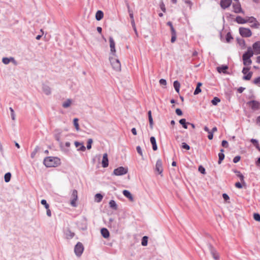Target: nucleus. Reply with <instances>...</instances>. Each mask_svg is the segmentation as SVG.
Instances as JSON below:
<instances>
[{
    "mask_svg": "<svg viewBox=\"0 0 260 260\" xmlns=\"http://www.w3.org/2000/svg\"><path fill=\"white\" fill-rule=\"evenodd\" d=\"M173 85L175 90L178 93L179 92L180 86L179 82L178 81H175L174 82Z\"/></svg>",
    "mask_w": 260,
    "mask_h": 260,
    "instance_id": "nucleus-28",
    "label": "nucleus"
},
{
    "mask_svg": "<svg viewBox=\"0 0 260 260\" xmlns=\"http://www.w3.org/2000/svg\"><path fill=\"white\" fill-rule=\"evenodd\" d=\"M75 145L77 148L78 150L84 151L86 149L85 147L84 146L83 143H80L77 141L75 142Z\"/></svg>",
    "mask_w": 260,
    "mask_h": 260,
    "instance_id": "nucleus-17",
    "label": "nucleus"
},
{
    "mask_svg": "<svg viewBox=\"0 0 260 260\" xmlns=\"http://www.w3.org/2000/svg\"><path fill=\"white\" fill-rule=\"evenodd\" d=\"M155 170L158 174H160L163 171V168L162 166V161L160 159L157 160L155 165Z\"/></svg>",
    "mask_w": 260,
    "mask_h": 260,
    "instance_id": "nucleus-13",
    "label": "nucleus"
},
{
    "mask_svg": "<svg viewBox=\"0 0 260 260\" xmlns=\"http://www.w3.org/2000/svg\"><path fill=\"white\" fill-rule=\"evenodd\" d=\"M110 207L115 210L117 209V205L113 200H111L109 202Z\"/></svg>",
    "mask_w": 260,
    "mask_h": 260,
    "instance_id": "nucleus-35",
    "label": "nucleus"
},
{
    "mask_svg": "<svg viewBox=\"0 0 260 260\" xmlns=\"http://www.w3.org/2000/svg\"><path fill=\"white\" fill-rule=\"evenodd\" d=\"M66 235L68 238H72L74 236L75 234L70 230H68L66 232Z\"/></svg>",
    "mask_w": 260,
    "mask_h": 260,
    "instance_id": "nucleus-31",
    "label": "nucleus"
},
{
    "mask_svg": "<svg viewBox=\"0 0 260 260\" xmlns=\"http://www.w3.org/2000/svg\"><path fill=\"white\" fill-rule=\"evenodd\" d=\"M132 133H133V134L134 135H137V131H136V129L135 128H133L132 129Z\"/></svg>",
    "mask_w": 260,
    "mask_h": 260,
    "instance_id": "nucleus-64",
    "label": "nucleus"
},
{
    "mask_svg": "<svg viewBox=\"0 0 260 260\" xmlns=\"http://www.w3.org/2000/svg\"><path fill=\"white\" fill-rule=\"evenodd\" d=\"M170 29L171 31V35H176V32L174 27H171Z\"/></svg>",
    "mask_w": 260,
    "mask_h": 260,
    "instance_id": "nucleus-61",
    "label": "nucleus"
},
{
    "mask_svg": "<svg viewBox=\"0 0 260 260\" xmlns=\"http://www.w3.org/2000/svg\"><path fill=\"white\" fill-rule=\"evenodd\" d=\"M9 109L11 111V118L13 120H15V115L14 113V111L11 107H10Z\"/></svg>",
    "mask_w": 260,
    "mask_h": 260,
    "instance_id": "nucleus-44",
    "label": "nucleus"
},
{
    "mask_svg": "<svg viewBox=\"0 0 260 260\" xmlns=\"http://www.w3.org/2000/svg\"><path fill=\"white\" fill-rule=\"evenodd\" d=\"M150 142L152 145L153 150L156 151L157 149V147L156 145V140L154 137H151L150 138Z\"/></svg>",
    "mask_w": 260,
    "mask_h": 260,
    "instance_id": "nucleus-20",
    "label": "nucleus"
},
{
    "mask_svg": "<svg viewBox=\"0 0 260 260\" xmlns=\"http://www.w3.org/2000/svg\"><path fill=\"white\" fill-rule=\"evenodd\" d=\"M47 210V215L50 217L51 216V210L49 209V208L48 209H46Z\"/></svg>",
    "mask_w": 260,
    "mask_h": 260,
    "instance_id": "nucleus-62",
    "label": "nucleus"
},
{
    "mask_svg": "<svg viewBox=\"0 0 260 260\" xmlns=\"http://www.w3.org/2000/svg\"><path fill=\"white\" fill-rule=\"evenodd\" d=\"M123 195L128 198L130 201L133 202L134 201V198L132 196V194L131 193V192L127 190H124L123 191Z\"/></svg>",
    "mask_w": 260,
    "mask_h": 260,
    "instance_id": "nucleus-18",
    "label": "nucleus"
},
{
    "mask_svg": "<svg viewBox=\"0 0 260 260\" xmlns=\"http://www.w3.org/2000/svg\"><path fill=\"white\" fill-rule=\"evenodd\" d=\"M176 35H172L171 38V42L174 43L176 41Z\"/></svg>",
    "mask_w": 260,
    "mask_h": 260,
    "instance_id": "nucleus-58",
    "label": "nucleus"
},
{
    "mask_svg": "<svg viewBox=\"0 0 260 260\" xmlns=\"http://www.w3.org/2000/svg\"><path fill=\"white\" fill-rule=\"evenodd\" d=\"M247 104L252 109V110L255 111L260 109V103L256 101H251L249 102Z\"/></svg>",
    "mask_w": 260,
    "mask_h": 260,
    "instance_id": "nucleus-9",
    "label": "nucleus"
},
{
    "mask_svg": "<svg viewBox=\"0 0 260 260\" xmlns=\"http://www.w3.org/2000/svg\"><path fill=\"white\" fill-rule=\"evenodd\" d=\"M103 199V196L100 193H96L95 196V199L98 203L100 202Z\"/></svg>",
    "mask_w": 260,
    "mask_h": 260,
    "instance_id": "nucleus-33",
    "label": "nucleus"
},
{
    "mask_svg": "<svg viewBox=\"0 0 260 260\" xmlns=\"http://www.w3.org/2000/svg\"><path fill=\"white\" fill-rule=\"evenodd\" d=\"M148 119H149V124H150V126L152 127L153 125V119H152V117L151 115V111H148Z\"/></svg>",
    "mask_w": 260,
    "mask_h": 260,
    "instance_id": "nucleus-30",
    "label": "nucleus"
},
{
    "mask_svg": "<svg viewBox=\"0 0 260 260\" xmlns=\"http://www.w3.org/2000/svg\"><path fill=\"white\" fill-rule=\"evenodd\" d=\"M239 33L240 35L243 37H250L252 35V32L249 28L245 27H240Z\"/></svg>",
    "mask_w": 260,
    "mask_h": 260,
    "instance_id": "nucleus-3",
    "label": "nucleus"
},
{
    "mask_svg": "<svg viewBox=\"0 0 260 260\" xmlns=\"http://www.w3.org/2000/svg\"><path fill=\"white\" fill-rule=\"evenodd\" d=\"M256 122L257 124L260 126V116L257 117Z\"/></svg>",
    "mask_w": 260,
    "mask_h": 260,
    "instance_id": "nucleus-63",
    "label": "nucleus"
},
{
    "mask_svg": "<svg viewBox=\"0 0 260 260\" xmlns=\"http://www.w3.org/2000/svg\"><path fill=\"white\" fill-rule=\"evenodd\" d=\"M109 43L111 52L113 55H115L116 53L115 43L112 37L109 38Z\"/></svg>",
    "mask_w": 260,
    "mask_h": 260,
    "instance_id": "nucleus-12",
    "label": "nucleus"
},
{
    "mask_svg": "<svg viewBox=\"0 0 260 260\" xmlns=\"http://www.w3.org/2000/svg\"><path fill=\"white\" fill-rule=\"evenodd\" d=\"M222 197L225 201H227V200H229V199H230L228 195L226 193H223L222 194Z\"/></svg>",
    "mask_w": 260,
    "mask_h": 260,
    "instance_id": "nucleus-57",
    "label": "nucleus"
},
{
    "mask_svg": "<svg viewBox=\"0 0 260 260\" xmlns=\"http://www.w3.org/2000/svg\"><path fill=\"white\" fill-rule=\"evenodd\" d=\"M232 3V0H221L220 6L222 8L225 9L228 8Z\"/></svg>",
    "mask_w": 260,
    "mask_h": 260,
    "instance_id": "nucleus-14",
    "label": "nucleus"
},
{
    "mask_svg": "<svg viewBox=\"0 0 260 260\" xmlns=\"http://www.w3.org/2000/svg\"><path fill=\"white\" fill-rule=\"evenodd\" d=\"M201 92V89L199 87H197L195 91H194V94L196 95Z\"/></svg>",
    "mask_w": 260,
    "mask_h": 260,
    "instance_id": "nucleus-50",
    "label": "nucleus"
},
{
    "mask_svg": "<svg viewBox=\"0 0 260 260\" xmlns=\"http://www.w3.org/2000/svg\"><path fill=\"white\" fill-rule=\"evenodd\" d=\"M233 37H232V35H231V34L230 32H228L227 34H226V42L228 43H229L231 40L232 39H233Z\"/></svg>",
    "mask_w": 260,
    "mask_h": 260,
    "instance_id": "nucleus-41",
    "label": "nucleus"
},
{
    "mask_svg": "<svg viewBox=\"0 0 260 260\" xmlns=\"http://www.w3.org/2000/svg\"><path fill=\"white\" fill-rule=\"evenodd\" d=\"M103 17L104 13L102 11L99 10L96 12L95 14V18L97 20H101L103 18Z\"/></svg>",
    "mask_w": 260,
    "mask_h": 260,
    "instance_id": "nucleus-21",
    "label": "nucleus"
},
{
    "mask_svg": "<svg viewBox=\"0 0 260 260\" xmlns=\"http://www.w3.org/2000/svg\"><path fill=\"white\" fill-rule=\"evenodd\" d=\"M211 252L213 258L215 259H218L219 258V255L216 251V250L213 248L211 247Z\"/></svg>",
    "mask_w": 260,
    "mask_h": 260,
    "instance_id": "nucleus-25",
    "label": "nucleus"
},
{
    "mask_svg": "<svg viewBox=\"0 0 260 260\" xmlns=\"http://www.w3.org/2000/svg\"><path fill=\"white\" fill-rule=\"evenodd\" d=\"M220 102V100L217 97H214L212 100L211 103L214 105H216L218 103Z\"/></svg>",
    "mask_w": 260,
    "mask_h": 260,
    "instance_id": "nucleus-38",
    "label": "nucleus"
},
{
    "mask_svg": "<svg viewBox=\"0 0 260 260\" xmlns=\"http://www.w3.org/2000/svg\"><path fill=\"white\" fill-rule=\"evenodd\" d=\"M246 23H253L251 26L254 27H257L259 25L258 23L256 21V19L253 17H249L246 18Z\"/></svg>",
    "mask_w": 260,
    "mask_h": 260,
    "instance_id": "nucleus-11",
    "label": "nucleus"
},
{
    "mask_svg": "<svg viewBox=\"0 0 260 260\" xmlns=\"http://www.w3.org/2000/svg\"><path fill=\"white\" fill-rule=\"evenodd\" d=\"M101 233L102 235L105 238H108L109 236V232L108 230L106 228H103L101 229Z\"/></svg>",
    "mask_w": 260,
    "mask_h": 260,
    "instance_id": "nucleus-19",
    "label": "nucleus"
},
{
    "mask_svg": "<svg viewBox=\"0 0 260 260\" xmlns=\"http://www.w3.org/2000/svg\"><path fill=\"white\" fill-rule=\"evenodd\" d=\"M199 171L203 174L206 173L205 168L201 166L199 167Z\"/></svg>",
    "mask_w": 260,
    "mask_h": 260,
    "instance_id": "nucleus-46",
    "label": "nucleus"
},
{
    "mask_svg": "<svg viewBox=\"0 0 260 260\" xmlns=\"http://www.w3.org/2000/svg\"><path fill=\"white\" fill-rule=\"evenodd\" d=\"M179 123L182 125L183 128H184L185 129L187 128V125L188 124V122H186L185 119L183 118V119H180L179 120Z\"/></svg>",
    "mask_w": 260,
    "mask_h": 260,
    "instance_id": "nucleus-29",
    "label": "nucleus"
},
{
    "mask_svg": "<svg viewBox=\"0 0 260 260\" xmlns=\"http://www.w3.org/2000/svg\"><path fill=\"white\" fill-rule=\"evenodd\" d=\"M253 55V52L250 48L248 49L247 51L243 55V64L245 66H250L252 61L250 59L251 57H252Z\"/></svg>",
    "mask_w": 260,
    "mask_h": 260,
    "instance_id": "nucleus-2",
    "label": "nucleus"
},
{
    "mask_svg": "<svg viewBox=\"0 0 260 260\" xmlns=\"http://www.w3.org/2000/svg\"><path fill=\"white\" fill-rule=\"evenodd\" d=\"M159 83L161 85H166L167 84V81L166 80L164 79H161L160 80H159Z\"/></svg>",
    "mask_w": 260,
    "mask_h": 260,
    "instance_id": "nucleus-54",
    "label": "nucleus"
},
{
    "mask_svg": "<svg viewBox=\"0 0 260 260\" xmlns=\"http://www.w3.org/2000/svg\"><path fill=\"white\" fill-rule=\"evenodd\" d=\"M222 146L224 147L227 148L228 147V143L225 140H223L222 141Z\"/></svg>",
    "mask_w": 260,
    "mask_h": 260,
    "instance_id": "nucleus-53",
    "label": "nucleus"
},
{
    "mask_svg": "<svg viewBox=\"0 0 260 260\" xmlns=\"http://www.w3.org/2000/svg\"><path fill=\"white\" fill-rule=\"evenodd\" d=\"M253 82L255 84H258L260 82V77L255 78Z\"/></svg>",
    "mask_w": 260,
    "mask_h": 260,
    "instance_id": "nucleus-55",
    "label": "nucleus"
},
{
    "mask_svg": "<svg viewBox=\"0 0 260 260\" xmlns=\"http://www.w3.org/2000/svg\"><path fill=\"white\" fill-rule=\"evenodd\" d=\"M253 49L254 50L255 54H260V42H256L253 44Z\"/></svg>",
    "mask_w": 260,
    "mask_h": 260,
    "instance_id": "nucleus-16",
    "label": "nucleus"
},
{
    "mask_svg": "<svg viewBox=\"0 0 260 260\" xmlns=\"http://www.w3.org/2000/svg\"><path fill=\"white\" fill-rule=\"evenodd\" d=\"M228 67L227 66H222L221 67H219L217 68V71L219 73H225L226 71L228 70Z\"/></svg>",
    "mask_w": 260,
    "mask_h": 260,
    "instance_id": "nucleus-23",
    "label": "nucleus"
},
{
    "mask_svg": "<svg viewBox=\"0 0 260 260\" xmlns=\"http://www.w3.org/2000/svg\"><path fill=\"white\" fill-rule=\"evenodd\" d=\"M78 199V192L76 189H74L72 191L71 199V205L73 207H76V201Z\"/></svg>",
    "mask_w": 260,
    "mask_h": 260,
    "instance_id": "nucleus-7",
    "label": "nucleus"
},
{
    "mask_svg": "<svg viewBox=\"0 0 260 260\" xmlns=\"http://www.w3.org/2000/svg\"><path fill=\"white\" fill-rule=\"evenodd\" d=\"M41 203L42 205H44L46 209H48L49 208V204L47 203L45 200H42Z\"/></svg>",
    "mask_w": 260,
    "mask_h": 260,
    "instance_id": "nucleus-42",
    "label": "nucleus"
},
{
    "mask_svg": "<svg viewBox=\"0 0 260 260\" xmlns=\"http://www.w3.org/2000/svg\"><path fill=\"white\" fill-rule=\"evenodd\" d=\"M234 172L236 173V175L240 178L241 182L244 183V176L240 173V172L235 170V171H234Z\"/></svg>",
    "mask_w": 260,
    "mask_h": 260,
    "instance_id": "nucleus-26",
    "label": "nucleus"
},
{
    "mask_svg": "<svg viewBox=\"0 0 260 260\" xmlns=\"http://www.w3.org/2000/svg\"><path fill=\"white\" fill-rule=\"evenodd\" d=\"M93 142V141L91 139H89L88 140L87 144V148L89 150L91 148V144Z\"/></svg>",
    "mask_w": 260,
    "mask_h": 260,
    "instance_id": "nucleus-40",
    "label": "nucleus"
},
{
    "mask_svg": "<svg viewBox=\"0 0 260 260\" xmlns=\"http://www.w3.org/2000/svg\"><path fill=\"white\" fill-rule=\"evenodd\" d=\"M233 11L236 13H243L244 11L242 10L240 3L239 2L233 3Z\"/></svg>",
    "mask_w": 260,
    "mask_h": 260,
    "instance_id": "nucleus-10",
    "label": "nucleus"
},
{
    "mask_svg": "<svg viewBox=\"0 0 260 260\" xmlns=\"http://www.w3.org/2000/svg\"><path fill=\"white\" fill-rule=\"evenodd\" d=\"M240 158H241V157L240 156H235L234 159H233V162L234 163H237L238 162V161H240Z\"/></svg>",
    "mask_w": 260,
    "mask_h": 260,
    "instance_id": "nucleus-48",
    "label": "nucleus"
},
{
    "mask_svg": "<svg viewBox=\"0 0 260 260\" xmlns=\"http://www.w3.org/2000/svg\"><path fill=\"white\" fill-rule=\"evenodd\" d=\"M44 91L46 94H49L50 93L51 91L49 88L47 87L44 89Z\"/></svg>",
    "mask_w": 260,
    "mask_h": 260,
    "instance_id": "nucleus-56",
    "label": "nucleus"
},
{
    "mask_svg": "<svg viewBox=\"0 0 260 260\" xmlns=\"http://www.w3.org/2000/svg\"><path fill=\"white\" fill-rule=\"evenodd\" d=\"M11 177V174L10 173H7L5 175V181L6 182H8L10 181Z\"/></svg>",
    "mask_w": 260,
    "mask_h": 260,
    "instance_id": "nucleus-37",
    "label": "nucleus"
},
{
    "mask_svg": "<svg viewBox=\"0 0 260 260\" xmlns=\"http://www.w3.org/2000/svg\"><path fill=\"white\" fill-rule=\"evenodd\" d=\"M136 149H137V151L138 152V153L141 155V156H143V153H142V151L141 150V148L140 146H137V148H136Z\"/></svg>",
    "mask_w": 260,
    "mask_h": 260,
    "instance_id": "nucleus-49",
    "label": "nucleus"
},
{
    "mask_svg": "<svg viewBox=\"0 0 260 260\" xmlns=\"http://www.w3.org/2000/svg\"><path fill=\"white\" fill-rule=\"evenodd\" d=\"M176 113L179 116H181L182 115V111L179 108L176 109Z\"/></svg>",
    "mask_w": 260,
    "mask_h": 260,
    "instance_id": "nucleus-51",
    "label": "nucleus"
},
{
    "mask_svg": "<svg viewBox=\"0 0 260 260\" xmlns=\"http://www.w3.org/2000/svg\"><path fill=\"white\" fill-rule=\"evenodd\" d=\"M84 250V247L82 244L80 242H78L75 247L74 251L76 254L79 256H80Z\"/></svg>",
    "mask_w": 260,
    "mask_h": 260,
    "instance_id": "nucleus-8",
    "label": "nucleus"
},
{
    "mask_svg": "<svg viewBox=\"0 0 260 260\" xmlns=\"http://www.w3.org/2000/svg\"><path fill=\"white\" fill-rule=\"evenodd\" d=\"M250 142L253 144V145L256 147V148L260 151V146L259 145L258 142L257 140L254 139H251Z\"/></svg>",
    "mask_w": 260,
    "mask_h": 260,
    "instance_id": "nucleus-24",
    "label": "nucleus"
},
{
    "mask_svg": "<svg viewBox=\"0 0 260 260\" xmlns=\"http://www.w3.org/2000/svg\"><path fill=\"white\" fill-rule=\"evenodd\" d=\"M250 69L248 67H244L242 70V73L244 75L243 79L245 80H249L252 77V73L249 72Z\"/></svg>",
    "mask_w": 260,
    "mask_h": 260,
    "instance_id": "nucleus-5",
    "label": "nucleus"
},
{
    "mask_svg": "<svg viewBox=\"0 0 260 260\" xmlns=\"http://www.w3.org/2000/svg\"><path fill=\"white\" fill-rule=\"evenodd\" d=\"M148 243V237L147 236H144L142 239L141 244L143 246H146Z\"/></svg>",
    "mask_w": 260,
    "mask_h": 260,
    "instance_id": "nucleus-36",
    "label": "nucleus"
},
{
    "mask_svg": "<svg viewBox=\"0 0 260 260\" xmlns=\"http://www.w3.org/2000/svg\"><path fill=\"white\" fill-rule=\"evenodd\" d=\"M221 152H220L218 154V157H219V160H218V164H221V161L223 160V159L224 158V155L223 153L224 150L223 149L220 150Z\"/></svg>",
    "mask_w": 260,
    "mask_h": 260,
    "instance_id": "nucleus-27",
    "label": "nucleus"
},
{
    "mask_svg": "<svg viewBox=\"0 0 260 260\" xmlns=\"http://www.w3.org/2000/svg\"><path fill=\"white\" fill-rule=\"evenodd\" d=\"M37 153V149L34 150L32 152V153H31V154H30V156H31V157L32 158H35V157L36 156V155Z\"/></svg>",
    "mask_w": 260,
    "mask_h": 260,
    "instance_id": "nucleus-52",
    "label": "nucleus"
},
{
    "mask_svg": "<svg viewBox=\"0 0 260 260\" xmlns=\"http://www.w3.org/2000/svg\"><path fill=\"white\" fill-rule=\"evenodd\" d=\"M209 135L208 136V138L209 140H212L213 138V133L210 132L209 133H208Z\"/></svg>",
    "mask_w": 260,
    "mask_h": 260,
    "instance_id": "nucleus-59",
    "label": "nucleus"
},
{
    "mask_svg": "<svg viewBox=\"0 0 260 260\" xmlns=\"http://www.w3.org/2000/svg\"><path fill=\"white\" fill-rule=\"evenodd\" d=\"M60 163V160L57 157L48 156L44 159V164L47 167H56Z\"/></svg>",
    "mask_w": 260,
    "mask_h": 260,
    "instance_id": "nucleus-1",
    "label": "nucleus"
},
{
    "mask_svg": "<svg viewBox=\"0 0 260 260\" xmlns=\"http://www.w3.org/2000/svg\"><path fill=\"white\" fill-rule=\"evenodd\" d=\"M74 125L77 131L79 130V125L78 123V119L77 118H75L73 120Z\"/></svg>",
    "mask_w": 260,
    "mask_h": 260,
    "instance_id": "nucleus-32",
    "label": "nucleus"
},
{
    "mask_svg": "<svg viewBox=\"0 0 260 260\" xmlns=\"http://www.w3.org/2000/svg\"><path fill=\"white\" fill-rule=\"evenodd\" d=\"M182 148L185 149L186 150L190 149V146L185 143H182Z\"/></svg>",
    "mask_w": 260,
    "mask_h": 260,
    "instance_id": "nucleus-45",
    "label": "nucleus"
},
{
    "mask_svg": "<svg viewBox=\"0 0 260 260\" xmlns=\"http://www.w3.org/2000/svg\"><path fill=\"white\" fill-rule=\"evenodd\" d=\"M110 61L113 68L116 71H120L121 64L119 60L115 58L112 57L110 59Z\"/></svg>",
    "mask_w": 260,
    "mask_h": 260,
    "instance_id": "nucleus-4",
    "label": "nucleus"
},
{
    "mask_svg": "<svg viewBox=\"0 0 260 260\" xmlns=\"http://www.w3.org/2000/svg\"><path fill=\"white\" fill-rule=\"evenodd\" d=\"M11 60H14V59L13 58H8L7 57H4L3 58V62L4 64H7L10 62Z\"/></svg>",
    "mask_w": 260,
    "mask_h": 260,
    "instance_id": "nucleus-39",
    "label": "nucleus"
},
{
    "mask_svg": "<svg viewBox=\"0 0 260 260\" xmlns=\"http://www.w3.org/2000/svg\"><path fill=\"white\" fill-rule=\"evenodd\" d=\"M235 186L238 188H241L242 187V186L240 182H236L235 183Z\"/></svg>",
    "mask_w": 260,
    "mask_h": 260,
    "instance_id": "nucleus-60",
    "label": "nucleus"
},
{
    "mask_svg": "<svg viewBox=\"0 0 260 260\" xmlns=\"http://www.w3.org/2000/svg\"><path fill=\"white\" fill-rule=\"evenodd\" d=\"M160 8L161 9V10L164 12H166V7H165V5L164 4V3L163 2H161L160 4Z\"/></svg>",
    "mask_w": 260,
    "mask_h": 260,
    "instance_id": "nucleus-47",
    "label": "nucleus"
},
{
    "mask_svg": "<svg viewBox=\"0 0 260 260\" xmlns=\"http://www.w3.org/2000/svg\"><path fill=\"white\" fill-rule=\"evenodd\" d=\"M236 21L239 24H244L246 23V18H243L239 16L236 18Z\"/></svg>",
    "mask_w": 260,
    "mask_h": 260,
    "instance_id": "nucleus-22",
    "label": "nucleus"
},
{
    "mask_svg": "<svg viewBox=\"0 0 260 260\" xmlns=\"http://www.w3.org/2000/svg\"><path fill=\"white\" fill-rule=\"evenodd\" d=\"M127 173V169L123 167H120L114 169L113 174L116 176L123 175Z\"/></svg>",
    "mask_w": 260,
    "mask_h": 260,
    "instance_id": "nucleus-6",
    "label": "nucleus"
},
{
    "mask_svg": "<svg viewBox=\"0 0 260 260\" xmlns=\"http://www.w3.org/2000/svg\"><path fill=\"white\" fill-rule=\"evenodd\" d=\"M102 164V167L104 168H106L108 166L109 160H108V158L107 153H104L103 154Z\"/></svg>",
    "mask_w": 260,
    "mask_h": 260,
    "instance_id": "nucleus-15",
    "label": "nucleus"
},
{
    "mask_svg": "<svg viewBox=\"0 0 260 260\" xmlns=\"http://www.w3.org/2000/svg\"><path fill=\"white\" fill-rule=\"evenodd\" d=\"M253 218L257 221H260V215L258 213H254Z\"/></svg>",
    "mask_w": 260,
    "mask_h": 260,
    "instance_id": "nucleus-43",
    "label": "nucleus"
},
{
    "mask_svg": "<svg viewBox=\"0 0 260 260\" xmlns=\"http://www.w3.org/2000/svg\"><path fill=\"white\" fill-rule=\"evenodd\" d=\"M71 101L69 99H68V100H67L66 102H64L63 104H62V106L63 107L65 108H68L70 106L71 104Z\"/></svg>",
    "mask_w": 260,
    "mask_h": 260,
    "instance_id": "nucleus-34",
    "label": "nucleus"
}]
</instances>
